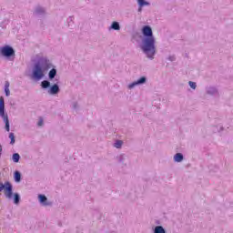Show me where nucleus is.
Returning <instances> with one entry per match:
<instances>
[{"label": "nucleus", "instance_id": "obj_21", "mask_svg": "<svg viewBox=\"0 0 233 233\" xmlns=\"http://www.w3.org/2000/svg\"><path fill=\"white\" fill-rule=\"evenodd\" d=\"M115 148H121L123 147V140H116L114 144Z\"/></svg>", "mask_w": 233, "mask_h": 233}, {"label": "nucleus", "instance_id": "obj_9", "mask_svg": "<svg viewBox=\"0 0 233 233\" xmlns=\"http://www.w3.org/2000/svg\"><path fill=\"white\" fill-rule=\"evenodd\" d=\"M38 201L43 207H50L52 205V202H48V198L43 194L38 195Z\"/></svg>", "mask_w": 233, "mask_h": 233}, {"label": "nucleus", "instance_id": "obj_20", "mask_svg": "<svg viewBox=\"0 0 233 233\" xmlns=\"http://www.w3.org/2000/svg\"><path fill=\"white\" fill-rule=\"evenodd\" d=\"M10 145H15V134L9 133Z\"/></svg>", "mask_w": 233, "mask_h": 233}, {"label": "nucleus", "instance_id": "obj_11", "mask_svg": "<svg viewBox=\"0 0 233 233\" xmlns=\"http://www.w3.org/2000/svg\"><path fill=\"white\" fill-rule=\"evenodd\" d=\"M118 163L121 164L122 167H127V161H128V156L127 155H120L116 157Z\"/></svg>", "mask_w": 233, "mask_h": 233}, {"label": "nucleus", "instance_id": "obj_8", "mask_svg": "<svg viewBox=\"0 0 233 233\" xmlns=\"http://www.w3.org/2000/svg\"><path fill=\"white\" fill-rule=\"evenodd\" d=\"M145 83H147V76H141L137 81L129 84L128 88L132 90V88H134L135 86H137L139 85H145Z\"/></svg>", "mask_w": 233, "mask_h": 233}, {"label": "nucleus", "instance_id": "obj_10", "mask_svg": "<svg viewBox=\"0 0 233 233\" xmlns=\"http://www.w3.org/2000/svg\"><path fill=\"white\" fill-rule=\"evenodd\" d=\"M138 5L137 12H143V6H150V3L147 0H137Z\"/></svg>", "mask_w": 233, "mask_h": 233}, {"label": "nucleus", "instance_id": "obj_6", "mask_svg": "<svg viewBox=\"0 0 233 233\" xmlns=\"http://www.w3.org/2000/svg\"><path fill=\"white\" fill-rule=\"evenodd\" d=\"M40 86L44 90L48 89V94H50V96H57V94L61 92L58 84L51 85L48 80L42 81Z\"/></svg>", "mask_w": 233, "mask_h": 233}, {"label": "nucleus", "instance_id": "obj_3", "mask_svg": "<svg viewBox=\"0 0 233 233\" xmlns=\"http://www.w3.org/2000/svg\"><path fill=\"white\" fill-rule=\"evenodd\" d=\"M6 199H13L14 205H19L21 203V195L17 192H14V185L10 181H5L4 184L0 182V192H3Z\"/></svg>", "mask_w": 233, "mask_h": 233}, {"label": "nucleus", "instance_id": "obj_12", "mask_svg": "<svg viewBox=\"0 0 233 233\" xmlns=\"http://www.w3.org/2000/svg\"><path fill=\"white\" fill-rule=\"evenodd\" d=\"M206 92L208 96H216L218 94V88L215 86H208L206 88Z\"/></svg>", "mask_w": 233, "mask_h": 233}, {"label": "nucleus", "instance_id": "obj_16", "mask_svg": "<svg viewBox=\"0 0 233 233\" xmlns=\"http://www.w3.org/2000/svg\"><path fill=\"white\" fill-rule=\"evenodd\" d=\"M21 177H22V175L21 173L19 172V170H15L14 172V179H15V183H21Z\"/></svg>", "mask_w": 233, "mask_h": 233}, {"label": "nucleus", "instance_id": "obj_25", "mask_svg": "<svg viewBox=\"0 0 233 233\" xmlns=\"http://www.w3.org/2000/svg\"><path fill=\"white\" fill-rule=\"evenodd\" d=\"M5 25H8V20H4L0 26H2V28H5Z\"/></svg>", "mask_w": 233, "mask_h": 233}, {"label": "nucleus", "instance_id": "obj_26", "mask_svg": "<svg viewBox=\"0 0 233 233\" xmlns=\"http://www.w3.org/2000/svg\"><path fill=\"white\" fill-rule=\"evenodd\" d=\"M43 125H44V120H43V118H40L38 123H37V126L38 127H43Z\"/></svg>", "mask_w": 233, "mask_h": 233}, {"label": "nucleus", "instance_id": "obj_24", "mask_svg": "<svg viewBox=\"0 0 233 233\" xmlns=\"http://www.w3.org/2000/svg\"><path fill=\"white\" fill-rule=\"evenodd\" d=\"M72 108H73V110H78L79 104L77 102H73Z\"/></svg>", "mask_w": 233, "mask_h": 233}, {"label": "nucleus", "instance_id": "obj_19", "mask_svg": "<svg viewBox=\"0 0 233 233\" xmlns=\"http://www.w3.org/2000/svg\"><path fill=\"white\" fill-rule=\"evenodd\" d=\"M212 130H213L214 134H217V132H221V131L225 130V127H219L218 126H214L212 127Z\"/></svg>", "mask_w": 233, "mask_h": 233}, {"label": "nucleus", "instance_id": "obj_23", "mask_svg": "<svg viewBox=\"0 0 233 233\" xmlns=\"http://www.w3.org/2000/svg\"><path fill=\"white\" fill-rule=\"evenodd\" d=\"M176 55H172V56H169L167 57V61H170L171 63H174V61H176Z\"/></svg>", "mask_w": 233, "mask_h": 233}, {"label": "nucleus", "instance_id": "obj_14", "mask_svg": "<svg viewBox=\"0 0 233 233\" xmlns=\"http://www.w3.org/2000/svg\"><path fill=\"white\" fill-rule=\"evenodd\" d=\"M183 159H185V157L183 156L182 153H177L175 156H174V161L176 163H181V161H183Z\"/></svg>", "mask_w": 233, "mask_h": 233}, {"label": "nucleus", "instance_id": "obj_18", "mask_svg": "<svg viewBox=\"0 0 233 233\" xmlns=\"http://www.w3.org/2000/svg\"><path fill=\"white\" fill-rule=\"evenodd\" d=\"M21 159V155H19V153H14L12 156V160L14 163H19Z\"/></svg>", "mask_w": 233, "mask_h": 233}, {"label": "nucleus", "instance_id": "obj_4", "mask_svg": "<svg viewBox=\"0 0 233 233\" xmlns=\"http://www.w3.org/2000/svg\"><path fill=\"white\" fill-rule=\"evenodd\" d=\"M0 56L5 57L6 61H14L15 59V49L8 45L0 46Z\"/></svg>", "mask_w": 233, "mask_h": 233}, {"label": "nucleus", "instance_id": "obj_17", "mask_svg": "<svg viewBox=\"0 0 233 233\" xmlns=\"http://www.w3.org/2000/svg\"><path fill=\"white\" fill-rule=\"evenodd\" d=\"M5 94L6 97L10 96V82L6 81L5 84Z\"/></svg>", "mask_w": 233, "mask_h": 233}, {"label": "nucleus", "instance_id": "obj_27", "mask_svg": "<svg viewBox=\"0 0 233 233\" xmlns=\"http://www.w3.org/2000/svg\"><path fill=\"white\" fill-rule=\"evenodd\" d=\"M2 154H3V146L0 144V157H1Z\"/></svg>", "mask_w": 233, "mask_h": 233}, {"label": "nucleus", "instance_id": "obj_22", "mask_svg": "<svg viewBox=\"0 0 233 233\" xmlns=\"http://www.w3.org/2000/svg\"><path fill=\"white\" fill-rule=\"evenodd\" d=\"M188 85H189L190 88H192L193 90H196V88H198V84H196V82L189 81Z\"/></svg>", "mask_w": 233, "mask_h": 233}, {"label": "nucleus", "instance_id": "obj_7", "mask_svg": "<svg viewBox=\"0 0 233 233\" xmlns=\"http://www.w3.org/2000/svg\"><path fill=\"white\" fill-rule=\"evenodd\" d=\"M33 15L36 17H45L46 15V9L41 5H37L33 12Z\"/></svg>", "mask_w": 233, "mask_h": 233}, {"label": "nucleus", "instance_id": "obj_1", "mask_svg": "<svg viewBox=\"0 0 233 233\" xmlns=\"http://www.w3.org/2000/svg\"><path fill=\"white\" fill-rule=\"evenodd\" d=\"M51 68V70H50ZM48 70H50L48 72ZM48 72L49 81H54L56 76H57V69L52 64V61L46 56H42L37 59L36 63L33 66L31 77L34 81H41L45 77V74Z\"/></svg>", "mask_w": 233, "mask_h": 233}, {"label": "nucleus", "instance_id": "obj_2", "mask_svg": "<svg viewBox=\"0 0 233 233\" xmlns=\"http://www.w3.org/2000/svg\"><path fill=\"white\" fill-rule=\"evenodd\" d=\"M141 45L140 49L147 59H154L156 57V36H154V31L152 26L147 25L141 28Z\"/></svg>", "mask_w": 233, "mask_h": 233}, {"label": "nucleus", "instance_id": "obj_15", "mask_svg": "<svg viewBox=\"0 0 233 233\" xmlns=\"http://www.w3.org/2000/svg\"><path fill=\"white\" fill-rule=\"evenodd\" d=\"M153 233H167V229L163 226H156L153 228Z\"/></svg>", "mask_w": 233, "mask_h": 233}, {"label": "nucleus", "instance_id": "obj_13", "mask_svg": "<svg viewBox=\"0 0 233 233\" xmlns=\"http://www.w3.org/2000/svg\"><path fill=\"white\" fill-rule=\"evenodd\" d=\"M108 30H121V25H119V22L114 21L112 22L111 25L109 26Z\"/></svg>", "mask_w": 233, "mask_h": 233}, {"label": "nucleus", "instance_id": "obj_5", "mask_svg": "<svg viewBox=\"0 0 233 233\" xmlns=\"http://www.w3.org/2000/svg\"><path fill=\"white\" fill-rule=\"evenodd\" d=\"M0 117H2L5 123V129L6 132H10V120L8 119V113L5 107V97L0 96Z\"/></svg>", "mask_w": 233, "mask_h": 233}]
</instances>
